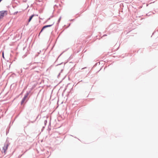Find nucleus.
<instances>
[{"instance_id":"obj_1","label":"nucleus","mask_w":158,"mask_h":158,"mask_svg":"<svg viewBox=\"0 0 158 158\" xmlns=\"http://www.w3.org/2000/svg\"><path fill=\"white\" fill-rule=\"evenodd\" d=\"M7 15L6 11H2L0 12V19H2L5 16Z\"/></svg>"},{"instance_id":"obj_2","label":"nucleus","mask_w":158,"mask_h":158,"mask_svg":"<svg viewBox=\"0 0 158 158\" xmlns=\"http://www.w3.org/2000/svg\"><path fill=\"white\" fill-rule=\"evenodd\" d=\"M8 145L7 144H6L4 145L3 147L2 148V153H5L6 151L7 150L8 148Z\"/></svg>"},{"instance_id":"obj_3","label":"nucleus","mask_w":158,"mask_h":158,"mask_svg":"<svg viewBox=\"0 0 158 158\" xmlns=\"http://www.w3.org/2000/svg\"><path fill=\"white\" fill-rule=\"evenodd\" d=\"M28 94H27L26 95H25L23 98V99L22 101V102H21V104H22L24 102V101L25 100H26V98L27 97V96H28Z\"/></svg>"},{"instance_id":"obj_4","label":"nucleus","mask_w":158,"mask_h":158,"mask_svg":"<svg viewBox=\"0 0 158 158\" xmlns=\"http://www.w3.org/2000/svg\"><path fill=\"white\" fill-rule=\"evenodd\" d=\"M52 25H46V26H44L43 27V28H42V30H41L40 32H41L44 29H45L46 28H47V27H50Z\"/></svg>"},{"instance_id":"obj_5","label":"nucleus","mask_w":158,"mask_h":158,"mask_svg":"<svg viewBox=\"0 0 158 158\" xmlns=\"http://www.w3.org/2000/svg\"><path fill=\"white\" fill-rule=\"evenodd\" d=\"M34 16V15H33L30 16L29 19L28 20V22H29L31 21V20L32 19V18Z\"/></svg>"},{"instance_id":"obj_6","label":"nucleus","mask_w":158,"mask_h":158,"mask_svg":"<svg viewBox=\"0 0 158 158\" xmlns=\"http://www.w3.org/2000/svg\"><path fill=\"white\" fill-rule=\"evenodd\" d=\"M2 57L4 58L3 52H2Z\"/></svg>"}]
</instances>
